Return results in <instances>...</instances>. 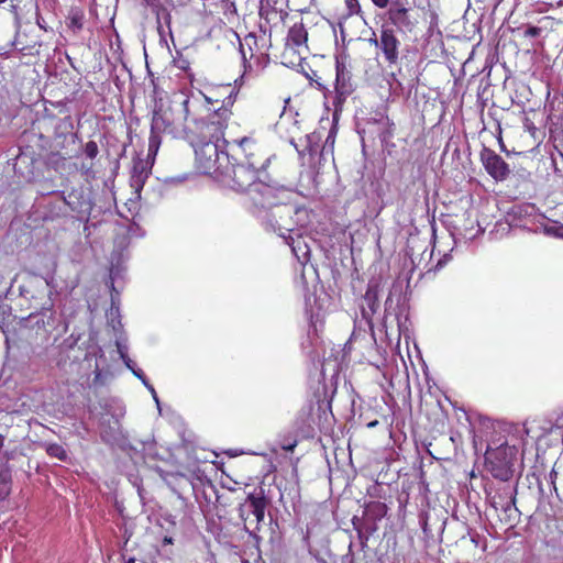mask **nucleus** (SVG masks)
I'll return each mask as SVG.
<instances>
[{
  "mask_svg": "<svg viewBox=\"0 0 563 563\" xmlns=\"http://www.w3.org/2000/svg\"><path fill=\"white\" fill-rule=\"evenodd\" d=\"M239 91L231 85L218 90L219 97L202 91L186 98L187 133L189 144L219 143L224 141V131L233 115L232 108Z\"/></svg>",
  "mask_w": 563,
  "mask_h": 563,
  "instance_id": "1",
  "label": "nucleus"
},
{
  "mask_svg": "<svg viewBox=\"0 0 563 563\" xmlns=\"http://www.w3.org/2000/svg\"><path fill=\"white\" fill-rule=\"evenodd\" d=\"M216 181L238 192H247L254 205L266 207L275 198L274 191L280 181V169H256L245 163L224 165Z\"/></svg>",
  "mask_w": 563,
  "mask_h": 563,
  "instance_id": "2",
  "label": "nucleus"
},
{
  "mask_svg": "<svg viewBox=\"0 0 563 563\" xmlns=\"http://www.w3.org/2000/svg\"><path fill=\"white\" fill-rule=\"evenodd\" d=\"M228 144L236 146L244 156V163L253 168L258 170H272L273 167H277L282 170L280 166L276 164V155L271 153L265 142L260 140L255 133L240 139H233L232 141H228Z\"/></svg>",
  "mask_w": 563,
  "mask_h": 563,
  "instance_id": "3",
  "label": "nucleus"
},
{
  "mask_svg": "<svg viewBox=\"0 0 563 563\" xmlns=\"http://www.w3.org/2000/svg\"><path fill=\"white\" fill-rule=\"evenodd\" d=\"M271 33L261 29L260 33L250 32L240 41V52L245 70L254 67L263 69L269 63Z\"/></svg>",
  "mask_w": 563,
  "mask_h": 563,
  "instance_id": "4",
  "label": "nucleus"
},
{
  "mask_svg": "<svg viewBox=\"0 0 563 563\" xmlns=\"http://www.w3.org/2000/svg\"><path fill=\"white\" fill-rule=\"evenodd\" d=\"M485 493L490 506L500 512V521L512 527L519 517V510L516 507L517 487L509 481L501 482L486 486Z\"/></svg>",
  "mask_w": 563,
  "mask_h": 563,
  "instance_id": "5",
  "label": "nucleus"
},
{
  "mask_svg": "<svg viewBox=\"0 0 563 563\" xmlns=\"http://www.w3.org/2000/svg\"><path fill=\"white\" fill-rule=\"evenodd\" d=\"M176 111L172 106L159 107L152 117L151 131L157 134L165 133L173 137H186L187 133V108L186 99Z\"/></svg>",
  "mask_w": 563,
  "mask_h": 563,
  "instance_id": "6",
  "label": "nucleus"
},
{
  "mask_svg": "<svg viewBox=\"0 0 563 563\" xmlns=\"http://www.w3.org/2000/svg\"><path fill=\"white\" fill-rule=\"evenodd\" d=\"M517 449L503 443L497 448H488L485 453V467L492 476L500 482H508L514 476V464Z\"/></svg>",
  "mask_w": 563,
  "mask_h": 563,
  "instance_id": "7",
  "label": "nucleus"
},
{
  "mask_svg": "<svg viewBox=\"0 0 563 563\" xmlns=\"http://www.w3.org/2000/svg\"><path fill=\"white\" fill-rule=\"evenodd\" d=\"M190 145L195 150L197 169L216 180L228 163V154L219 151V143L209 142Z\"/></svg>",
  "mask_w": 563,
  "mask_h": 563,
  "instance_id": "8",
  "label": "nucleus"
},
{
  "mask_svg": "<svg viewBox=\"0 0 563 563\" xmlns=\"http://www.w3.org/2000/svg\"><path fill=\"white\" fill-rule=\"evenodd\" d=\"M388 21L402 33L417 30L420 14L418 11L404 7L399 1L393 2L387 11Z\"/></svg>",
  "mask_w": 563,
  "mask_h": 563,
  "instance_id": "9",
  "label": "nucleus"
},
{
  "mask_svg": "<svg viewBox=\"0 0 563 563\" xmlns=\"http://www.w3.org/2000/svg\"><path fill=\"white\" fill-rule=\"evenodd\" d=\"M268 505L269 500L265 496L264 489L260 488L258 492L247 494L244 503L240 504L239 516L245 522L250 515H253L258 525L264 521Z\"/></svg>",
  "mask_w": 563,
  "mask_h": 563,
  "instance_id": "10",
  "label": "nucleus"
},
{
  "mask_svg": "<svg viewBox=\"0 0 563 563\" xmlns=\"http://www.w3.org/2000/svg\"><path fill=\"white\" fill-rule=\"evenodd\" d=\"M374 43L383 52L385 60L389 65H395L399 58L400 41L396 32L388 25H383L380 30L379 40H374Z\"/></svg>",
  "mask_w": 563,
  "mask_h": 563,
  "instance_id": "11",
  "label": "nucleus"
},
{
  "mask_svg": "<svg viewBox=\"0 0 563 563\" xmlns=\"http://www.w3.org/2000/svg\"><path fill=\"white\" fill-rule=\"evenodd\" d=\"M335 92L340 98H346L354 90L346 55L335 57Z\"/></svg>",
  "mask_w": 563,
  "mask_h": 563,
  "instance_id": "12",
  "label": "nucleus"
},
{
  "mask_svg": "<svg viewBox=\"0 0 563 563\" xmlns=\"http://www.w3.org/2000/svg\"><path fill=\"white\" fill-rule=\"evenodd\" d=\"M482 162L487 174L497 181H503L510 174L509 165L505 159L493 150L484 148L482 152Z\"/></svg>",
  "mask_w": 563,
  "mask_h": 563,
  "instance_id": "13",
  "label": "nucleus"
},
{
  "mask_svg": "<svg viewBox=\"0 0 563 563\" xmlns=\"http://www.w3.org/2000/svg\"><path fill=\"white\" fill-rule=\"evenodd\" d=\"M43 126L46 130H53V135L57 142V145H63L68 136H74L73 119L69 114L66 113L59 118H48V115L45 114L43 118Z\"/></svg>",
  "mask_w": 563,
  "mask_h": 563,
  "instance_id": "14",
  "label": "nucleus"
},
{
  "mask_svg": "<svg viewBox=\"0 0 563 563\" xmlns=\"http://www.w3.org/2000/svg\"><path fill=\"white\" fill-rule=\"evenodd\" d=\"M309 53L308 46H297L285 42L283 51L280 52V62L283 65L295 68L301 65V62L306 59Z\"/></svg>",
  "mask_w": 563,
  "mask_h": 563,
  "instance_id": "15",
  "label": "nucleus"
},
{
  "mask_svg": "<svg viewBox=\"0 0 563 563\" xmlns=\"http://www.w3.org/2000/svg\"><path fill=\"white\" fill-rule=\"evenodd\" d=\"M4 448V437L0 434V499L5 498L11 489L10 470L4 465L9 461L8 451Z\"/></svg>",
  "mask_w": 563,
  "mask_h": 563,
  "instance_id": "16",
  "label": "nucleus"
},
{
  "mask_svg": "<svg viewBox=\"0 0 563 563\" xmlns=\"http://www.w3.org/2000/svg\"><path fill=\"white\" fill-rule=\"evenodd\" d=\"M308 32L302 23V20L295 22L288 30L285 42L290 43L298 47L308 46Z\"/></svg>",
  "mask_w": 563,
  "mask_h": 563,
  "instance_id": "17",
  "label": "nucleus"
},
{
  "mask_svg": "<svg viewBox=\"0 0 563 563\" xmlns=\"http://www.w3.org/2000/svg\"><path fill=\"white\" fill-rule=\"evenodd\" d=\"M153 164L150 163L148 159H142L137 158L133 162V168H132V178L133 180L140 185L143 186L146 178L151 174Z\"/></svg>",
  "mask_w": 563,
  "mask_h": 563,
  "instance_id": "18",
  "label": "nucleus"
},
{
  "mask_svg": "<svg viewBox=\"0 0 563 563\" xmlns=\"http://www.w3.org/2000/svg\"><path fill=\"white\" fill-rule=\"evenodd\" d=\"M388 511V507L382 501H369L365 505L364 517L373 522L380 521Z\"/></svg>",
  "mask_w": 563,
  "mask_h": 563,
  "instance_id": "19",
  "label": "nucleus"
},
{
  "mask_svg": "<svg viewBox=\"0 0 563 563\" xmlns=\"http://www.w3.org/2000/svg\"><path fill=\"white\" fill-rule=\"evenodd\" d=\"M158 0H144V2L147 4V5H151V7H154L156 8V20H157V30L159 33H162V21L167 25V27L169 29L170 27V21H172V16H170V13L168 12L167 9L161 7L158 8V5L156 4Z\"/></svg>",
  "mask_w": 563,
  "mask_h": 563,
  "instance_id": "20",
  "label": "nucleus"
},
{
  "mask_svg": "<svg viewBox=\"0 0 563 563\" xmlns=\"http://www.w3.org/2000/svg\"><path fill=\"white\" fill-rule=\"evenodd\" d=\"M84 12L78 9L70 10L66 23L68 29H70L73 32H79L84 26Z\"/></svg>",
  "mask_w": 563,
  "mask_h": 563,
  "instance_id": "21",
  "label": "nucleus"
},
{
  "mask_svg": "<svg viewBox=\"0 0 563 563\" xmlns=\"http://www.w3.org/2000/svg\"><path fill=\"white\" fill-rule=\"evenodd\" d=\"M161 136L157 133H154L151 131L150 137H148V148H147V157L146 159L150 161L154 165L155 157L157 155V152L161 146Z\"/></svg>",
  "mask_w": 563,
  "mask_h": 563,
  "instance_id": "22",
  "label": "nucleus"
},
{
  "mask_svg": "<svg viewBox=\"0 0 563 563\" xmlns=\"http://www.w3.org/2000/svg\"><path fill=\"white\" fill-rule=\"evenodd\" d=\"M364 300L366 301L371 311L375 313L379 307L377 287H368L365 292Z\"/></svg>",
  "mask_w": 563,
  "mask_h": 563,
  "instance_id": "23",
  "label": "nucleus"
},
{
  "mask_svg": "<svg viewBox=\"0 0 563 563\" xmlns=\"http://www.w3.org/2000/svg\"><path fill=\"white\" fill-rule=\"evenodd\" d=\"M345 3V13L343 14V19H349L353 15H360L362 13V8L358 0H344Z\"/></svg>",
  "mask_w": 563,
  "mask_h": 563,
  "instance_id": "24",
  "label": "nucleus"
},
{
  "mask_svg": "<svg viewBox=\"0 0 563 563\" xmlns=\"http://www.w3.org/2000/svg\"><path fill=\"white\" fill-rule=\"evenodd\" d=\"M221 8L223 10L224 15L227 16V19L229 21L238 15L235 2L232 0H222Z\"/></svg>",
  "mask_w": 563,
  "mask_h": 563,
  "instance_id": "25",
  "label": "nucleus"
},
{
  "mask_svg": "<svg viewBox=\"0 0 563 563\" xmlns=\"http://www.w3.org/2000/svg\"><path fill=\"white\" fill-rule=\"evenodd\" d=\"M46 451L49 456L57 457L60 461H64L67 457V453H66L65 449L60 444H57V443L49 444L46 448Z\"/></svg>",
  "mask_w": 563,
  "mask_h": 563,
  "instance_id": "26",
  "label": "nucleus"
},
{
  "mask_svg": "<svg viewBox=\"0 0 563 563\" xmlns=\"http://www.w3.org/2000/svg\"><path fill=\"white\" fill-rule=\"evenodd\" d=\"M314 135H307L306 136V141H307V145L305 147V150L302 151H298L299 155H305L306 152H308V154L310 156H313L316 153H317V150H318V144H317V141L314 140Z\"/></svg>",
  "mask_w": 563,
  "mask_h": 563,
  "instance_id": "27",
  "label": "nucleus"
},
{
  "mask_svg": "<svg viewBox=\"0 0 563 563\" xmlns=\"http://www.w3.org/2000/svg\"><path fill=\"white\" fill-rule=\"evenodd\" d=\"M261 5L258 10V14L262 19H265L266 21L271 20V14L276 13V11L272 8L268 0H261Z\"/></svg>",
  "mask_w": 563,
  "mask_h": 563,
  "instance_id": "28",
  "label": "nucleus"
},
{
  "mask_svg": "<svg viewBox=\"0 0 563 563\" xmlns=\"http://www.w3.org/2000/svg\"><path fill=\"white\" fill-rule=\"evenodd\" d=\"M275 222H276V224H277L276 230L279 232V235H280V236H283V238L286 240V243H287L289 246H291V249H292V251H294V252H296V249H295V246H294V238H292L290 234L285 235V233H284V230H285L286 232L290 233V232L292 231V229H291V228H289V227H287V225H282V224H279V223H278V221H277L276 219H275Z\"/></svg>",
  "mask_w": 563,
  "mask_h": 563,
  "instance_id": "29",
  "label": "nucleus"
},
{
  "mask_svg": "<svg viewBox=\"0 0 563 563\" xmlns=\"http://www.w3.org/2000/svg\"><path fill=\"white\" fill-rule=\"evenodd\" d=\"M84 152L88 158H96L99 153L98 144L95 141H88L85 145Z\"/></svg>",
  "mask_w": 563,
  "mask_h": 563,
  "instance_id": "30",
  "label": "nucleus"
},
{
  "mask_svg": "<svg viewBox=\"0 0 563 563\" xmlns=\"http://www.w3.org/2000/svg\"><path fill=\"white\" fill-rule=\"evenodd\" d=\"M33 316V312H30L26 317L20 316L19 317V330L21 332V335H26L25 332L31 333V330L27 328V322L30 318Z\"/></svg>",
  "mask_w": 563,
  "mask_h": 563,
  "instance_id": "31",
  "label": "nucleus"
},
{
  "mask_svg": "<svg viewBox=\"0 0 563 563\" xmlns=\"http://www.w3.org/2000/svg\"><path fill=\"white\" fill-rule=\"evenodd\" d=\"M542 32V29L541 27H538V26H528L526 30H525V36H528V37H537L541 34Z\"/></svg>",
  "mask_w": 563,
  "mask_h": 563,
  "instance_id": "32",
  "label": "nucleus"
},
{
  "mask_svg": "<svg viewBox=\"0 0 563 563\" xmlns=\"http://www.w3.org/2000/svg\"><path fill=\"white\" fill-rule=\"evenodd\" d=\"M10 317L8 312V307L5 305H0V328L5 323L7 318Z\"/></svg>",
  "mask_w": 563,
  "mask_h": 563,
  "instance_id": "33",
  "label": "nucleus"
},
{
  "mask_svg": "<svg viewBox=\"0 0 563 563\" xmlns=\"http://www.w3.org/2000/svg\"><path fill=\"white\" fill-rule=\"evenodd\" d=\"M452 260V256L450 254H444L435 264L434 268L437 271L441 269L448 262Z\"/></svg>",
  "mask_w": 563,
  "mask_h": 563,
  "instance_id": "34",
  "label": "nucleus"
},
{
  "mask_svg": "<svg viewBox=\"0 0 563 563\" xmlns=\"http://www.w3.org/2000/svg\"><path fill=\"white\" fill-rule=\"evenodd\" d=\"M548 232H551L556 236L563 238V224L551 227L548 229Z\"/></svg>",
  "mask_w": 563,
  "mask_h": 563,
  "instance_id": "35",
  "label": "nucleus"
},
{
  "mask_svg": "<svg viewBox=\"0 0 563 563\" xmlns=\"http://www.w3.org/2000/svg\"><path fill=\"white\" fill-rule=\"evenodd\" d=\"M27 159H30L31 162L33 161V158H32V157H30L26 153H21V154L18 156L16 165H18V166H21L22 164H25Z\"/></svg>",
  "mask_w": 563,
  "mask_h": 563,
  "instance_id": "36",
  "label": "nucleus"
},
{
  "mask_svg": "<svg viewBox=\"0 0 563 563\" xmlns=\"http://www.w3.org/2000/svg\"><path fill=\"white\" fill-rule=\"evenodd\" d=\"M372 2L380 9H384L388 5L389 0H372Z\"/></svg>",
  "mask_w": 563,
  "mask_h": 563,
  "instance_id": "37",
  "label": "nucleus"
},
{
  "mask_svg": "<svg viewBox=\"0 0 563 563\" xmlns=\"http://www.w3.org/2000/svg\"><path fill=\"white\" fill-rule=\"evenodd\" d=\"M550 476H551V479H552V485H553V489L556 492V486H555V477H556V473L554 471H552L550 473Z\"/></svg>",
  "mask_w": 563,
  "mask_h": 563,
  "instance_id": "38",
  "label": "nucleus"
},
{
  "mask_svg": "<svg viewBox=\"0 0 563 563\" xmlns=\"http://www.w3.org/2000/svg\"><path fill=\"white\" fill-rule=\"evenodd\" d=\"M174 540L172 537H168V536H165L164 539H163V544L166 545V544H173Z\"/></svg>",
  "mask_w": 563,
  "mask_h": 563,
  "instance_id": "39",
  "label": "nucleus"
},
{
  "mask_svg": "<svg viewBox=\"0 0 563 563\" xmlns=\"http://www.w3.org/2000/svg\"><path fill=\"white\" fill-rule=\"evenodd\" d=\"M295 446H296V442L292 444L284 445L283 449L286 451H292L295 449Z\"/></svg>",
  "mask_w": 563,
  "mask_h": 563,
  "instance_id": "40",
  "label": "nucleus"
},
{
  "mask_svg": "<svg viewBox=\"0 0 563 563\" xmlns=\"http://www.w3.org/2000/svg\"><path fill=\"white\" fill-rule=\"evenodd\" d=\"M122 558L124 560V563H135V558L133 556L125 559L124 554H122Z\"/></svg>",
  "mask_w": 563,
  "mask_h": 563,
  "instance_id": "41",
  "label": "nucleus"
},
{
  "mask_svg": "<svg viewBox=\"0 0 563 563\" xmlns=\"http://www.w3.org/2000/svg\"><path fill=\"white\" fill-rule=\"evenodd\" d=\"M325 142L327 143H329V142L333 143L334 142V136L332 135V131L329 133Z\"/></svg>",
  "mask_w": 563,
  "mask_h": 563,
  "instance_id": "42",
  "label": "nucleus"
},
{
  "mask_svg": "<svg viewBox=\"0 0 563 563\" xmlns=\"http://www.w3.org/2000/svg\"><path fill=\"white\" fill-rule=\"evenodd\" d=\"M377 424H378V421H377V420H375V421L369 422V423L367 424V427H368V428H374V427H376Z\"/></svg>",
  "mask_w": 563,
  "mask_h": 563,
  "instance_id": "43",
  "label": "nucleus"
},
{
  "mask_svg": "<svg viewBox=\"0 0 563 563\" xmlns=\"http://www.w3.org/2000/svg\"><path fill=\"white\" fill-rule=\"evenodd\" d=\"M133 373H134V375H135V376H137L139 378H142V375H143L142 371H140V372L133 371Z\"/></svg>",
  "mask_w": 563,
  "mask_h": 563,
  "instance_id": "44",
  "label": "nucleus"
},
{
  "mask_svg": "<svg viewBox=\"0 0 563 563\" xmlns=\"http://www.w3.org/2000/svg\"><path fill=\"white\" fill-rule=\"evenodd\" d=\"M183 63H184V64L181 65V68H183L184 70H187V69H188V62H185V60H184Z\"/></svg>",
  "mask_w": 563,
  "mask_h": 563,
  "instance_id": "45",
  "label": "nucleus"
},
{
  "mask_svg": "<svg viewBox=\"0 0 563 563\" xmlns=\"http://www.w3.org/2000/svg\"><path fill=\"white\" fill-rule=\"evenodd\" d=\"M3 333H5V341H7V343H9V342H10V340H11V339H10V336H9V334L7 333V331H5V330H3Z\"/></svg>",
  "mask_w": 563,
  "mask_h": 563,
  "instance_id": "46",
  "label": "nucleus"
},
{
  "mask_svg": "<svg viewBox=\"0 0 563 563\" xmlns=\"http://www.w3.org/2000/svg\"><path fill=\"white\" fill-rule=\"evenodd\" d=\"M23 299H26L25 295H24V290H21V300Z\"/></svg>",
  "mask_w": 563,
  "mask_h": 563,
  "instance_id": "47",
  "label": "nucleus"
},
{
  "mask_svg": "<svg viewBox=\"0 0 563 563\" xmlns=\"http://www.w3.org/2000/svg\"><path fill=\"white\" fill-rule=\"evenodd\" d=\"M36 24H37V26H38V27H42V29L44 27V26L41 24V22H40V20H38V19H37V21H36Z\"/></svg>",
  "mask_w": 563,
  "mask_h": 563,
  "instance_id": "48",
  "label": "nucleus"
},
{
  "mask_svg": "<svg viewBox=\"0 0 563 563\" xmlns=\"http://www.w3.org/2000/svg\"><path fill=\"white\" fill-rule=\"evenodd\" d=\"M471 540H472V542H474L475 544H477V541L475 540V538H472Z\"/></svg>",
  "mask_w": 563,
  "mask_h": 563,
  "instance_id": "49",
  "label": "nucleus"
},
{
  "mask_svg": "<svg viewBox=\"0 0 563 563\" xmlns=\"http://www.w3.org/2000/svg\"><path fill=\"white\" fill-rule=\"evenodd\" d=\"M5 0H0V3L4 2Z\"/></svg>",
  "mask_w": 563,
  "mask_h": 563,
  "instance_id": "50",
  "label": "nucleus"
}]
</instances>
